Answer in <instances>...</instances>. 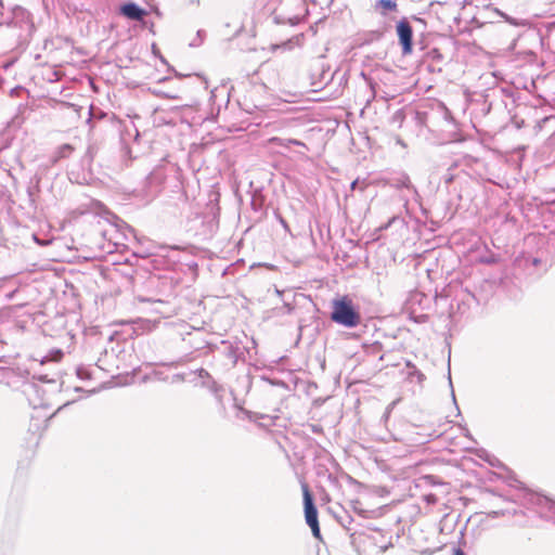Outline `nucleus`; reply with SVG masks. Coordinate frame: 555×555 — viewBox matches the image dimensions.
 Wrapping results in <instances>:
<instances>
[{"instance_id":"13","label":"nucleus","mask_w":555,"mask_h":555,"mask_svg":"<svg viewBox=\"0 0 555 555\" xmlns=\"http://www.w3.org/2000/svg\"><path fill=\"white\" fill-rule=\"evenodd\" d=\"M406 366L412 369V371L409 372V378L413 379L415 377L418 384H422L425 380V375L417 370L414 364L408 361Z\"/></svg>"},{"instance_id":"27","label":"nucleus","mask_w":555,"mask_h":555,"mask_svg":"<svg viewBox=\"0 0 555 555\" xmlns=\"http://www.w3.org/2000/svg\"><path fill=\"white\" fill-rule=\"evenodd\" d=\"M167 365H169V366H177L178 362H171V363H168Z\"/></svg>"},{"instance_id":"5","label":"nucleus","mask_w":555,"mask_h":555,"mask_svg":"<svg viewBox=\"0 0 555 555\" xmlns=\"http://www.w3.org/2000/svg\"><path fill=\"white\" fill-rule=\"evenodd\" d=\"M120 14L131 21H143L147 12L134 2H127L120 7Z\"/></svg>"},{"instance_id":"17","label":"nucleus","mask_w":555,"mask_h":555,"mask_svg":"<svg viewBox=\"0 0 555 555\" xmlns=\"http://www.w3.org/2000/svg\"><path fill=\"white\" fill-rule=\"evenodd\" d=\"M77 376H78L79 378H81V379H88V378H90V374H89V372H88L86 369H83V367H78V369H77Z\"/></svg>"},{"instance_id":"26","label":"nucleus","mask_w":555,"mask_h":555,"mask_svg":"<svg viewBox=\"0 0 555 555\" xmlns=\"http://www.w3.org/2000/svg\"><path fill=\"white\" fill-rule=\"evenodd\" d=\"M397 143H398V144H400V145H402V146H405L404 142H403L401 139H398V140H397Z\"/></svg>"},{"instance_id":"3","label":"nucleus","mask_w":555,"mask_h":555,"mask_svg":"<svg viewBox=\"0 0 555 555\" xmlns=\"http://www.w3.org/2000/svg\"><path fill=\"white\" fill-rule=\"evenodd\" d=\"M302 493H304V505H305V518L307 525H313L319 522L318 520V509L313 502V496L309 491V488L306 483L302 485Z\"/></svg>"},{"instance_id":"29","label":"nucleus","mask_w":555,"mask_h":555,"mask_svg":"<svg viewBox=\"0 0 555 555\" xmlns=\"http://www.w3.org/2000/svg\"><path fill=\"white\" fill-rule=\"evenodd\" d=\"M68 404H69V402H68V403H65L63 406H59L57 411L62 410L64 406H66V405H68Z\"/></svg>"},{"instance_id":"7","label":"nucleus","mask_w":555,"mask_h":555,"mask_svg":"<svg viewBox=\"0 0 555 555\" xmlns=\"http://www.w3.org/2000/svg\"><path fill=\"white\" fill-rule=\"evenodd\" d=\"M374 10L382 16H387L389 13L398 11L397 0H375Z\"/></svg>"},{"instance_id":"6","label":"nucleus","mask_w":555,"mask_h":555,"mask_svg":"<svg viewBox=\"0 0 555 555\" xmlns=\"http://www.w3.org/2000/svg\"><path fill=\"white\" fill-rule=\"evenodd\" d=\"M538 512L542 517L552 519L555 521V501L550 500L545 496H539L537 499Z\"/></svg>"},{"instance_id":"23","label":"nucleus","mask_w":555,"mask_h":555,"mask_svg":"<svg viewBox=\"0 0 555 555\" xmlns=\"http://www.w3.org/2000/svg\"><path fill=\"white\" fill-rule=\"evenodd\" d=\"M357 184H358V180H354L352 183H351V189L354 190L357 188Z\"/></svg>"},{"instance_id":"1","label":"nucleus","mask_w":555,"mask_h":555,"mask_svg":"<svg viewBox=\"0 0 555 555\" xmlns=\"http://www.w3.org/2000/svg\"><path fill=\"white\" fill-rule=\"evenodd\" d=\"M331 320L348 328L358 326L361 323V315L356 310L351 299L347 296L333 300Z\"/></svg>"},{"instance_id":"12","label":"nucleus","mask_w":555,"mask_h":555,"mask_svg":"<svg viewBox=\"0 0 555 555\" xmlns=\"http://www.w3.org/2000/svg\"><path fill=\"white\" fill-rule=\"evenodd\" d=\"M272 142L278 143L281 146H288V145H297V146H305L306 144L297 139H281V138H273L271 139Z\"/></svg>"},{"instance_id":"28","label":"nucleus","mask_w":555,"mask_h":555,"mask_svg":"<svg viewBox=\"0 0 555 555\" xmlns=\"http://www.w3.org/2000/svg\"><path fill=\"white\" fill-rule=\"evenodd\" d=\"M57 358L60 359L62 357V352L60 350L56 351Z\"/></svg>"},{"instance_id":"19","label":"nucleus","mask_w":555,"mask_h":555,"mask_svg":"<svg viewBox=\"0 0 555 555\" xmlns=\"http://www.w3.org/2000/svg\"><path fill=\"white\" fill-rule=\"evenodd\" d=\"M184 380H185L184 373H177V374L172 375V383L184 382Z\"/></svg>"},{"instance_id":"22","label":"nucleus","mask_w":555,"mask_h":555,"mask_svg":"<svg viewBox=\"0 0 555 555\" xmlns=\"http://www.w3.org/2000/svg\"><path fill=\"white\" fill-rule=\"evenodd\" d=\"M453 555H465L464 551L461 550L460 547L459 548H455L454 550V554Z\"/></svg>"},{"instance_id":"20","label":"nucleus","mask_w":555,"mask_h":555,"mask_svg":"<svg viewBox=\"0 0 555 555\" xmlns=\"http://www.w3.org/2000/svg\"><path fill=\"white\" fill-rule=\"evenodd\" d=\"M276 217H278V220L281 223V225L285 229V231L289 232V227H288L287 222L285 221V219L279 214L276 215Z\"/></svg>"},{"instance_id":"16","label":"nucleus","mask_w":555,"mask_h":555,"mask_svg":"<svg viewBox=\"0 0 555 555\" xmlns=\"http://www.w3.org/2000/svg\"><path fill=\"white\" fill-rule=\"evenodd\" d=\"M428 55L431 57V60L440 62L442 60V54L439 52L438 49H433Z\"/></svg>"},{"instance_id":"24","label":"nucleus","mask_w":555,"mask_h":555,"mask_svg":"<svg viewBox=\"0 0 555 555\" xmlns=\"http://www.w3.org/2000/svg\"><path fill=\"white\" fill-rule=\"evenodd\" d=\"M34 179L36 180L37 183H39L41 180V178L37 173L35 175Z\"/></svg>"},{"instance_id":"15","label":"nucleus","mask_w":555,"mask_h":555,"mask_svg":"<svg viewBox=\"0 0 555 555\" xmlns=\"http://www.w3.org/2000/svg\"><path fill=\"white\" fill-rule=\"evenodd\" d=\"M308 526L310 527L313 537L317 539H321V531H320L319 522L313 524V525H308Z\"/></svg>"},{"instance_id":"25","label":"nucleus","mask_w":555,"mask_h":555,"mask_svg":"<svg viewBox=\"0 0 555 555\" xmlns=\"http://www.w3.org/2000/svg\"><path fill=\"white\" fill-rule=\"evenodd\" d=\"M40 379H42V380H47L48 383H54V380H53V379H47V377H46V376H44V377H40Z\"/></svg>"},{"instance_id":"8","label":"nucleus","mask_w":555,"mask_h":555,"mask_svg":"<svg viewBox=\"0 0 555 555\" xmlns=\"http://www.w3.org/2000/svg\"><path fill=\"white\" fill-rule=\"evenodd\" d=\"M74 151L75 147L70 144H63L59 146L51 157V163L54 165L61 159L68 158Z\"/></svg>"},{"instance_id":"14","label":"nucleus","mask_w":555,"mask_h":555,"mask_svg":"<svg viewBox=\"0 0 555 555\" xmlns=\"http://www.w3.org/2000/svg\"><path fill=\"white\" fill-rule=\"evenodd\" d=\"M205 35V31L204 30H198L197 31V35H196V39H194L190 46L191 47H198L202 42H203V36Z\"/></svg>"},{"instance_id":"18","label":"nucleus","mask_w":555,"mask_h":555,"mask_svg":"<svg viewBox=\"0 0 555 555\" xmlns=\"http://www.w3.org/2000/svg\"><path fill=\"white\" fill-rule=\"evenodd\" d=\"M552 118H553V116H546V117L542 118L540 121H538V124L535 126L537 130L540 131L543 128V125L545 122L550 121Z\"/></svg>"},{"instance_id":"4","label":"nucleus","mask_w":555,"mask_h":555,"mask_svg":"<svg viewBox=\"0 0 555 555\" xmlns=\"http://www.w3.org/2000/svg\"><path fill=\"white\" fill-rule=\"evenodd\" d=\"M195 374L201 380V386L207 388L216 397V399L220 401V391L222 390V387L217 384L212 376L205 369L196 370Z\"/></svg>"},{"instance_id":"21","label":"nucleus","mask_w":555,"mask_h":555,"mask_svg":"<svg viewBox=\"0 0 555 555\" xmlns=\"http://www.w3.org/2000/svg\"><path fill=\"white\" fill-rule=\"evenodd\" d=\"M347 519H348V520H345V521H344V520H341L340 522H341V525H343L346 529L350 530L349 525H350V522L352 521V518H351L350 516H347Z\"/></svg>"},{"instance_id":"11","label":"nucleus","mask_w":555,"mask_h":555,"mask_svg":"<svg viewBox=\"0 0 555 555\" xmlns=\"http://www.w3.org/2000/svg\"><path fill=\"white\" fill-rule=\"evenodd\" d=\"M96 153H98V146H96V144H94V143H90V144L88 145V147H87V151H86V153H85V155H83L82 159H81V164H82V166H83V167H85V166H88V167H89V166L91 165V163L93 162L94 156L96 155Z\"/></svg>"},{"instance_id":"9","label":"nucleus","mask_w":555,"mask_h":555,"mask_svg":"<svg viewBox=\"0 0 555 555\" xmlns=\"http://www.w3.org/2000/svg\"><path fill=\"white\" fill-rule=\"evenodd\" d=\"M392 186L397 189H408L417 194L416 189L412 185L411 180L406 173H400L398 177L393 178Z\"/></svg>"},{"instance_id":"10","label":"nucleus","mask_w":555,"mask_h":555,"mask_svg":"<svg viewBox=\"0 0 555 555\" xmlns=\"http://www.w3.org/2000/svg\"><path fill=\"white\" fill-rule=\"evenodd\" d=\"M135 300L138 302H141V304H151L153 306H156L155 308L152 309V311L156 312V313H164V311L159 309V306H164L165 305V301L162 300V299H153V298L147 297V296L137 295L135 296Z\"/></svg>"},{"instance_id":"2","label":"nucleus","mask_w":555,"mask_h":555,"mask_svg":"<svg viewBox=\"0 0 555 555\" xmlns=\"http://www.w3.org/2000/svg\"><path fill=\"white\" fill-rule=\"evenodd\" d=\"M399 43L403 55H409L413 51V28L406 17L401 18L396 26Z\"/></svg>"}]
</instances>
